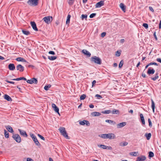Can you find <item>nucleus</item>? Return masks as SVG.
<instances>
[{
  "label": "nucleus",
  "instance_id": "nucleus-1",
  "mask_svg": "<svg viewBox=\"0 0 161 161\" xmlns=\"http://www.w3.org/2000/svg\"><path fill=\"white\" fill-rule=\"evenodd\" d=\"M59 131L61 133V134L65 138L67 139H69V137L68 136L66 131L65 130V128L61 127L58 129Z\"/></svg>",
  "mask_w": 161,
  "mask_h": 161
},
{
  "label": "nucleus",
  "instance_id": "nucleus-2",
  "mask_svg": "<svg viewBox=\"0 0 161 161\" xmlns=\"http://www.w3.org/2000/svg\"><path fill=\"white\" fill-rule=\"evenodd\" d=\"M91 61L95 64H101L102 63L101 59L98 57H97L96 56L92 57L91 58Z\"/></svg>",
  "mask_w": 161,
  "mask_h": 161
},
{
  "label": "nucleus",
  "instance_id": "nucleus-3",
  "mask_svg": "<svg viewBox=\"0 0 161 161\" xmlns=\"http://www.w3.org/2000/svg\"><path fill=\"white\" fill-rule=\"evenodd\" d=\"M38 0H29L27 2V4L31 6H35L38 5Z\"/></svg>",
  "mask_w": 161,
  "mask_h": 161
},
{
  "label": "nucleus",
  "instance_id": "nucleus-4",
  "mask_svg": "<svg viewBox=\"0 0 161 161\" xmlns=\"http://www.w3.org/2000/svg\"><path fill=\"white\" fill-rule=\"evenodd\" d=\"M30 135L31 136V137L32 139L35 144L37 146H40V144L39 143V142H38V140H37V139L36 136L34 134L32 133H30Z\"/></svg>",
  "mask_w": 161,
  "mask_h": 161
},
{
  "label": "nucleus",
  "instance_id": "nucleus-5",
  "mask_svg": "<svg viewBox=\"0 0 161 161\" xmlns=\"http://www.w3.org/2000/svg\"><path fill=\"white\" fill-rule=\"evenodd\" d=\"M12 137L17 142L19 143L21 142V137L19 134H14Z\"/></svg>",
  "mask_w": 161,
  "mask_h": 161
},
{
  "label": "nucleus",
  "instance_id": "nucleus-6",
  "mask_svg": "<svg viewBox=\"0 0 161 161\" xmlns=\"http://www.w3.org/2000/svg\"><path fill=\"white\" fill-rule=\"evenodd\" d=\"M43 20H44L46 23L49 24L52 21L53 18L52 16H48L43 18Z\"/></svg>",
  "mask_w": 161,
  "mask_h": 161
},
{
  "label": "nucleus",
  "instance_id": "nucleus-7",
  "mask_svg": "<svg viewBox=\"0 0 161 161\" xmlns=\"http://www.w3.org/2000/svg\"><path fill=\"white\" fill-rule=\"evenodd\" d=\"M26 81L28 83L30 84H31L33 83L36 84L37 83V80L35 78H33L30 80H26Z\"/></svg>",
  "mask_w": 161,
  "mask_h": 161
},
{
  "label": "nucleus",
  "instance_id": "nucleus-8",
  "mask_svg": "<svg viewBox=\"0 0 161 161\" xmlns=\"http://www.w3.org/2000/svg\"><path fill=\"white\" fill-rule=\"evenodd\" d=\"M107 138H109V139H114L116 138V136L114 133H108L106 134Z\"/></svg>",
  "mask_w": 161,
  "mask_h": 161
},
{
  "label": "nucleus",
  "instance_id": "nucleus-9",
  "mask_svg": "<svg viewBox=\"0 0 161 161\" xmlns=\"http://www.w3.org/2000/svg\"><path fill=\"white\" fill-rule=\"evenodd\" d=\"M97 146L100 147H101L103 149H108L111 150L112 149V148L111 147L103 145H97Z\"/></svg>",
  "mask_w": 161,
  "mask_h": 161
},
{
  "label": "nucleus",
  "instance_id": "nucleus-10",
  "mask_svg": "<svg viewBox=\"0 0 161 161\" xmlns=\"http://www.w3.org/2000/svg\"><path fill=\"white\" fill-rule=\"evenodd\" d=\"M18 130L21 135L24 137H27L28 135L25 131L20 129H18Z\"/></svg>",
  "mask_w": 161,
  "mask_h": 161
},
{
  "label": "nucleus",
  "instance_id": "nucleus-11",
  "mask_svg": "<svg viewBox=\"0 0 161 161\" xmlns=\"http://www.w3.org/2000/svg\"><path fill=\"white\" fill-rule=\"evenodd\" d=\"M17 70L19 71L20 72L24 71V67L21 64H18L16 67Z\"/></svg>",
  "mask_w": 161,
  "mask_h": 161
},
{
  "label": "nucleus",
  "instance_id": "nucleus-12",
  "mask_svg": "<svg viewBox=\"0 0 161 161\" xmlns=\"http://www.w3.org/2000/svg\"><path fill=\"white\" fill-rule=\"evenodd\" d=\"M31 25L33 30L36 31H38V29L36 27V24L35 22L31 21Z\"/></svg>",
  "mask_w": 161,
  "mask_h": 161
},
{
  "label": "nucleus",
  "instance_id": "nucleus-13",
  "mask_svg": "<svg viewBox=\"0 0 161 161\" xmlns=\"http://www.w3.org/2000/svg\"><path fill=\"white\" fill-rule=\"evenodd\" d=\"M80 124L81 125H86L87 126H89L90 124L89 122L86 120H84L82 121H80L79 122Z\"/></svg>",
  "mask_w": 161,
  "mask_h": 161
},
{
  "label": "nucleus",
  "instance_id": "nucleus-14",
  "mask_svg": "<svg viewBox=\"0 0 161 161\" xmlns=\"http://www.w3.org/2000/svg\"><path fill=\"white\" fill-rule=\"evenodd\" d=\"M104 1H101L97 3L96 4V8H100L103 6L104 4Z\"/></svg>",
  "mask_w": 161,
  "mask_h": 161
},
{
  "label": "nucleus",
  "instance_id": "nucleus-15",
  "mask_svg": "<svg viewBox=\"0 0 161 161\" xmlns=\"http://www.w3.org/2000/svg\"><path fill=\"white\" fill-rule=\"evenodd\" d=\"M52 106L54 111L59 115V108L54 103H52Z\"/></svg>",
  "mask_w": 161,
  "mask_h": 161
},
{
  "label": "nucleus",
  "instance_id": "nucleus-16",
  "mask_svg": "<svg viewBox=\"0 0 161 161\" xmlns=\"http://www.w3.org/2000/svg\"><path fill=\"white\" fill-rule=\"evenodd\" d=\"M146 157L144 155H142L138 157L136 161H144L146 159Z\"/></svg>",
  "mask_w": 161,
  "mask_h": 161
},
{
  "label": "nucleus",
  "instance_id": "nucleus-17",
  "mask_svg": "<svg viewBox=\"0 0 161 161\" xmlns=\"http://www.w3.org/2000/svg\"><path fill=\"white\" fill-rule=\"evenodd\" d=\"M155 72V70L153 69H151V68L150 67L148 69L147 71V74L149 75H153L154 74Z\"/></svg>",
  "mask_w": 161,
  "mask_h": 161
},
{
  "label": "nucleus",
  "instance_id": "nucleus-18",
  "mask_svg": "<svg viewBox=\"0 0 161 161\" xmlns=\"http://www.w3.org/2000/svg\"><path fill=\"white\" fill-rule=\"evenodd\" d=\"M126 122H123L117 125V127L118 128H120L125 126L126 125Z\"/></svg>",
  "mask_w": 161,
  "mask_h": 161
},
{
  "label": "nucleus",
  "instance_id": "nucleus-19",
  "mask_svg": "<svg viewBox=\"0 0 161 161\" xmlns=\"http://www.w3.org/2000/svg\"><path fill=\"white\" fill-rule=\"evenodd\" d=\"M8 68L10 70H13L15 69V66L13 64H10L8 65Z\"/></svg>",
  "mask_w": 161,
  "mask_h": 161
},
{
  "label": "nucleus",
  "instance_id": "nucleus-20",
  "mask_svg": "<svg viewBox=\"0 0 161 161\" xmlns=\"http://www.w3.org/2000/svg\"><path fill=\"white\" fill-rule=\"evenodd\" d=\"M82 52L85 55H86L88 57H90L91 55V54L88 51L86 50L83 49L82 50Z\"/></svg>",
  "mask_w": 161,
  "mask_h": 161
},
{
  "label": "nucleus",
  "instance_id": "nucleus-21",
  "mask_svg": "<svg viewBox=\"0 0 161 161\" xmlns=\"http://www.w3.org/2000/svg\"><path fill=\"white\" fill-rule=\"evenodd\" d=\"M93 116H100L101 115V113L97 112H92L91 114Z\"/></svg>",
  "mask_w": 161,
  "mask_h": 161
},
{
  "label": "nucleus",
  "instance_id": "nucleus-22",
  "mask_svg": "<svg viewBox=\"0 0 161 161\" xmlns=\"http://www.w3.org/2000/svg\"><path fill=\"white\" fill-rule=\"evenodd\" d=\"M6 128L11 133H13L14 132V130L12 127H11L9 125H8L6 126Z\"/></svg>",
  "mask_w": 161,
  "mask_h": 161
},
{
  "label": "nucleus",
  "instance_id": "nucleus-23",
  "mask_svg": "<svg viewBox=\"0 0 161 161\" xmlns=\"http://www.w3.org/2000/svg\"><path fill=\"white\" fill-rule=\"evenodd\" d=\"M119 6L120 8L122 9V11L125 12V8L126 7L125 5L122 3H121L120 5Z\"/></svg>",
  "mask_w": 161,
  "mask_h": 161
},
{
  "label": "nucleus",
  "instance_id": "nucleus-24",
  "mask_svg": "<svg viewBox=\"0 0 161 161\" xmlns=\"http://www.w3.org/2000/svg\"><path fill=\"white\" fill-rule=\"evenodd\" d=\"M4 98L6 100H7L8 101H11L12 100V98L11 97H9L8 95L5 94L4 96Z\"/></svg>",
  "mask_w": 161,
  "mask_h": 161
},
{
  "label": "nucleus",
  "instance_id": "nucleus-25",
  "mask_svg": "<svg viewBox=\"0 0 161 161\" xmlns=\"http://www.w3.org/2000/svg\"><path fill=\"white\" fill-rule=\"evenodd\" d=\"M140 115L141 119L142 124L143 125H145V120H144V116H143L142 114H140Z\"/></svg>",
  "mask_w": 161,
  "mask_h": 161
},
{
  "label": "nucleus",
  "instance_id": "nucleus-26",
  "mask_svg": "<svg viewBox=\"0 0 161 161\" xmlns=\"http://www.w3.org/2000/svg\"><path fill=\"white\" fill-rule=\"evenodd\" d=\"M16 60H17L18 61H21V62H26V61L25 60V59L23 58H22L21 57H18L16 59Z\"/></svg>",
  "mask_w": 161,
  "mask_h": 161
},
{
  "label": "nucleus",
  "instance_id": "nucleus-27",
  "mask_svg": "<svg viewBox=\"0 0 161 161\" xmlns=\"http://www.w3.org/2000/svg\"><path fill=\"white\" fill-rule=\"evenodd\" d=\"M105 122H106L108 123H109L110 124H113V125H115L116 124V123L113 120H109V119H107L105 120Z\"/></svg>",
  "mask_w": 161,
  "mask_h": 161
},
{
  "label": "nucleus",
  "instance_id": "nucleus-28",
  "mask_svg": "<svg viewBox=\"0 0 161 161\" xmlns=\"http://www.w3.org/2000/svg\"><path fill=\"white\" fill-rule=\"evenodd\" d=\"M145 136L146 137L147 140H149L151 137V133H146Z\"/></svg>",
  "mask_w": 161,
  "mask_h": 161
},
{
  "label": "nucleus",
  "instance_id": "nucleus-29",
  "mask_svg": "<svg viewBox=\"0 0 161 161\" xmlns=\"http://www.w3.org/2000/svg\"><path fill=\"white\" fill-rule=\"evenodd\" d=\"M151 102H152V108L153 109V112H154V109L155 108V103L153 101V100L152 99H151Z\"/></svg>",
  "mask_w": 161,
  "mask_h": 161
},
{
  "label": "nucleus",
  "instance_id": "nucleus-30",
  "mask_svg": "<svg viewBox=\"0 0 161 161\" xmlns=\"http://www.w3.org/2000/svg\"><path fill=\"white\" fill-rule=\"evenodd\" d=\"M4 135L6 138H8L9 137V133L6 130H4Z\"/></svg>",
  "mask_w": 161,
  "mask_h": 161
},
{
  "label": "nucleus",
  "instance_id": "nucleus-31",
  "mask_svg": "<svg viewBox=\"0 0 161 161\" xmlns=\"http://www.w3.org/2000/svg\"><path fill=\"white\" fill-rule=\"evenodd\" d=\"M138 152H130V154L131 155H132L133 156H136L138 155Z\"/></svg>",
  "mask_w": 161,
  "mask_h": 161
},
{
  "label": "nucleus",
  "instance_id": "nucleus-32",
  "mask_svg": "<svg viewBox=\"0 0 161 161\" xmlns=\"http://www.w3.org/2000/svg\"><path fill=\"white\" fill-rule=\"evenodd\" d=\"M112 114H119V110L114 109L112 112Z\"/></svg>",
  "mask_w": 161,
  "mask_h": 161
},
{
  "label": "nucleus",
  "instance_id": "nucleus-33",
  "mask_svg": "<svg viewBox=\"0 0 161 161\" xmlns=\"http://www.w3.org/2000/svg\"><path fill=\"white\" fill-rule=\"evenodd\" d=\"M48 58L51 60H53L56 59L57 58V57L56 56H48Z\"/></svg>",
  "mask_w": 161,
  "mask_h": 161
},
{
  "label": "nucleus",
  "instance_id": "nucleus-34",
  "mask_svg": "<svg viewBox=\"0 0 161 161\" xmlns=\"http://www.w3.org/2000/svg\"><path fill=\"white\" fill-rule=\"evenodd\" d=\"M111 112V111L110 110H105L101 112V113L104 114H109Z\"/></svg>",
  "mask_w": 161,
  "mask_h": 161
},
{
  "label": "nucleus",
  "instance_id": "nucleus-35",
  "mask_svg": "<svg viewBox=\"0 0 161 161\" xmlns=\"http://www.w3.org/2000/svg\"><path fill=\"white\" fill-rule=\"evenodd\" d=\"M71 15L70 14H68L67 17V19L66 21V24H68L69 23L70 19L71 17Z\"/></svg>",
  "mask_w": 161,
  "mask_h": 161
},
{
  "label": "nucleus",
  "instance_id": "nucleus-36",
  "mask_svg": "<svg viewBox=\"0 0 161 161\" xmlns=\"http://www.w3.org/2000/svg\"><path fill=\"white\" fill-rule=\"evenodd\" d=\"M158 78V73L156 74L155 76L153 77H152L151 79L154 81L156 80Z\"/></svg>",
  "mask_w": 161,
  "mask_h": 161
},
{
  "label": "nucleus",
  "instance_id": "nucleus-37",
  "mask_svg": "<svg viewBox=\"0 0 161 161\" xmlns=\"http://www.w3.org/2000/svg\"><path fill=\"white\" fill-rule=\"evenodd\" d=\"M22 33L26 35H28L30 34V32L28 31L23 30L22 31Z\"/></svg>",
  "mask_w": 161,
  "mask_h": 161
},
{
  "label": "nucleus",
  "instance_id": "nucleus-38",
  "mask_svg": "<svg viewBox=\"0 0 161 161\" xmlns=\"http://www.w3.org/2000/svg\"><path fill=\"white\" fill-rule=\"evenodd\" d=\"M106 134H102L99 135V136L104 139H107Z\"/></svg>",
  "mask_w": 161,
  "mask_h": 161
},
{
  "label": "nucleus",
  "instance_id": "nucleus-39",
  "mask_svg": "<svg viewBox=\"0 0 161 161\" xmlns=\"http://www.w3.org/2000/svg\"><path fill=\"white\" fill-rule=\"evenodd\" d=\"M128 144V143L126 142H124L123 143H120V146H126Z\"/></svg>",
  "mask_w": 161,
  "mask_h": 161
},
{
  "label": "nucleus",
  "instance_id": "nucleus-40",
  "mask_svg": "<svg viewBox=\"0 0 161 161\" xmlns=\"http://www.w3.org/2000/svg\"><path fill=\"white\" fill-rule=\"evenodd\" d=\"M123 64H124V61L123 60H122L120 61V62L119 63V68H121L123 66Z\"/></svg>",
  "mask_w": 161,
  "mask_h": 161
},
{
  "label": "nucleus",
  "instance_id": "nucleus-41",
  "mask_svg": "<svg viewBox=\"0 0 161 161\" xmlns=\"http://www.w3.org/2000/svg\"><path fill=\"white\" fill-rule=\"evenodd\" d=\"M51 87V85H48L47 86H45L44 87V89L46 91L48 90L49 89V88Z\"/></svg>",
  "mask_w": 161,
  "mask_h": 161
},
{
  "label": "nucleus",
  "instance_id": "nucleus-42",
  "mask_svg": "<svg viewBox=\"0 0 161 161\" xmlns=\"http://www.w3.org/2000/svg\"><path fill=\"white\" fill-rule=\"evenodd\" d=\"M148 156L149 157L151 158L154 156V153L152 152H150L149 153Z\"/></svg>",
  "mask_w": 161,
  "mask_h": 161
},
{
  "label": "nucleus",
  "instance_id": "nucleus-43",
  "mask_svg": "<svg viewBox=\"0 0 161 161\" xmlns=\"http://www.w3.org/2000/svg\"><path fill=\"white\" fill-rule=\"evenodd\" d=\"M86 95L83 94L80 96V100H84L85 99V98H86Z\"/></svg>",
  "mask_w": 161,
  "mask_h": 161
},
{
  "label": "nucleus",
  "instance_id": "nucleus-44",
  "mask_svg": "<svg viewBox=\"0 0 161 161\" xmlns=\"http://www.w3.org/2000/svg\"><path fill=\"white\" fill-rule=\"evenodd\" d=\"M87 15L86 14H82L81 15V19L83 20L84 19H86L87 18Z\"/></svg>",
  "mask_w": 161,
  "mask_h": 161
},
{
  "label": "nucleus",
  "instance_id": "nucleus-45",
  "mask_svg": "<svg viewBox=\"0 0 161 161\" xmlns=\"http://www.w3.org/2000/svg\"><path fill=\"white\" fill-rule=\"evenodd\" d=\"M96 15V13H92L90 15L89 17L90 18H92L94 17Z\"/></svg>",
  "mask_w": 161,
  "mask_h": 161
},
{
  "label": "nucleus",
  "instance_id": "nucleus-46",
  "mask_svg": "<svg viewBox=\"0 0 161 161\" xmlns=\"http://www.w3.org/2000/svg\"><path fill=\"white\" fill-rule=\"evenodd\" d=\"M148 122L149 123V126L151 127L152 126V124L151 119H148Z\"/></svg>",
  "mask_w": 161,
  "mask_h": 161
},
{
  "label": "nucleus",
  "instance_id": "nucleus-47",
  "mask_svg": "<svg viewBox=\"0 0 161 161\" xmlns=\"http://www.w3.org/2000/svg\"><path fill=\"white\" fill-rule=\"evenodd\" d=\"M22 79H23L22 77L18 78H16V79H12V80H14L19 81V80H22Z\"/></svg>",
  "mask_w": 161,
  "mask_h": 161
},
{
  "label": "nucleus",
  "instance_id": "nucleus-48",
  "mask_svg": "<svg viewBox=\"0 0 161 161\" xmlns=\"http://www.w3.org/2000/svg\"><path fill=\"white\" fill-rule=\"evenodd\" d=\"M142 26L146 29L148 28V25L147 23H143Z\"/></svg>",
  "mask_w": 161,
  "mask_h": 161
},
{
  "label": "nucleus",
  "instance_id": "nucleus-49",
  "mask_svg": "<svg viewBox=\"0 0 161 161\" xmlns=\"http://www.w3.org/2000/svg\"><path fill=\"white\" fill-rule=\"evenodd\" d=\"M74 0H69V1L68 2V3L69 5H72L74 3Z\"/></svg>",
  "mask_w": 161,
  "mask_h": 161
},
{
  "label": "nucleus",
  "instance_id": "nucleus-50",
  "mask_svg": "<svg viewBox=\"0 0 161 161\" xmlns=\"http://www.w3.org/2000/svg\"><path fill=\"white\" fill-rule=\"evenodd\" d=\"M37 135L42 140H45V138L43 136H42V135H40L39 134H38Z\"/></svg>",
  "mask_w": 161,
  "mask_h": 161
},
{
  "label": "nucleus",
  "instance_id": "nucleus-51",
  "mask_svg": "<svg viewBox=\"0 0 161 161\" xmlns=\"http://www.w3.org/2000/svg\"><path fill=\"white\" fill-rule=\"evenodd\" d=\"M95 97H98L99 99L102 98V96L97 94L95 95Z\"/></svg>",
  "mask_w": 161,
  "mask_h": 161
},
{
  "label": "nucleus",
  "instance_id": "nucleus-52",
  "mask_svg": "<svg viewBox=\"0 0 161 161\" xmlns=\"http://www.w3.org/2000/svg\"><path fill=\"white\" fill-rule=\"evenodd\" d=\"M120 54H121V53L120 52H119L118 51H117L116 52V53H115V55L117 56H120Z\"/></svg>",
  "mask_w": 161,
  "mask_h": 161
},
{
  "label": "nucleus",
  "instance_id": "nucleus-53",
  "mask_svg": "<svg viewBox=\"0 0 161 161\" xmlns=\"http://www.w3.org/2000/svg\"><path fill=\"white\" fill-rule=\"evenodd\" d=\"M149 9L150 11H151L153 12H154V9H153V8L151 6H149Z\"/></svg>",
  "mask_w": 161,
  "mask_h": 161
},
{
  "label": "nucleus",
  "instance_id": "nucleus-54",
  "mask_svg": "<svg viewBox=\"0 0 161 161\" xmlns=\"http://www.w3.org/2000/svg\"><path fill=\"white\" fill-rule=\"evenodd\" d=\"M96 83V81L95 80H94L92 82V87H93Z\"/></svg>",
  "mask_w": 161,
  "mask_h": 161
},
{
  "label": "nucleus",
  "instance_id": "nucleus-55",
  "mask_svg": "<svg viewBox=\"0 0 161 161\" xmlns=\"http://www.w3.org/2000/svg\"><path fill=\"white\" fill-rule=\"evenodd\" d=\"M48 53L52 55H54L55 54V52L53 51H50Z\"/></svg>",
  "mask_w": 161,
  "mask_h": 161
},
{
  "label": "nucleus",
  "instance_id": "nucleus-56",
  "mask_svg": "<svg viewBox=\"0 0 161 161\" xmlns=\"http://www.w3.org/2000/svg\"><path fill=\"white\" fill-rule=\"evenodd\" d=\"M7 83H10L11 84H14V82L12 81H9L8 80H5Z\"/></svg>",
  "mask_w": 161,
  "mask_h": 161
},
{
  "label": "nucleus",
  "instance_id": "nucleus-57",
  "mask_svg": "<svg viewBox=\"0 0 161 161\" xmlns=\"http://www.w3.org/2000/svg\"><path fill=\"white\" fill-rule=\"evenodd\" d=\"M156 61L161 63V58H158L156 59Z\"/></svg>",
  "mask_w": 161,
  "mask_h": 161
},
{
  "label": "nucleus",
  "instance_id": "nucleus-58",
  "mask_svg": "<svg viewBox=\"0 0 161 161\" xmlns=\"http://www.w3.org/2000/svg\"><path fill=\"white\" fill-rule=\"evenodd\" d=\"M27 161H34V160L31 158H27Z\"/></svg>",
  "mask_w": 161,
  "mask_h": 161
},
{
  "label": "nucleus",
  "instance_id": "nucleus-59",
  "mask_svg": "<svg viewBox=\"0 0 161 161\" xmlns=\"http://www.w3.org/2000/svg\"><path fill=\"white\" fill-rule=\"evenodd\" d=\"M106 35V33L105 32H103L101 34V36L102 37H103L104 36Z\"/></svg>",
  "mask_w": 161,
  "mask_h": 161
},
{
  "label": "nucleus",
  "instance_id": "nucleus-60",
  "mask_svg": "<svg viewBox=\"0 0 161 161\" xmlns=\"http://www.w3.org/2000/svg\"><path fill=\"white\" fill-rule=\"evenodd\" d=\"M17 87L19 89V92H22L21 90V88H20L18 86H17Z\"/></svg>",
  "mask_w": 161,
  "mask_h": 161
},
{
  "label": "nucleus",
  "instance_id": "nucleus-61",
  "mask_svg": "<svg viewBox=\"0 0 161 161\" xmlns=\"http://www.w3.org/2000/svg\"><path fill=\"white\" fill-rule=\"evenodd\" d=\"M125 41V40L123 39H121L120 40V42L121 43H123Z\"/></svg>",
  "mask_w": 161,
  "mask_h": 161
},
{
  "label": "nucleus",
  "instance_id": "nucleus-62",
  "mask_svg": "<svg viewBox=\"0 0 161 161\" xmlns=\"http://www.w3.org/2000/svg\"><path fill=\"white\" fill-rule=\"evenodd\" d=\"M89 107L91 108H93L94 107V106L92 104H91L89 105Z\"/></svg>",
  "mask_w": 161,
  "mask_h": 161
},
{
  "label": "nucleus",
  "instance_id": "nucleus-63",
  "mask_svg": "<svg viewBox=\"0 0 161 161\" xmlns=\"http://www.w3.org/2000/svg\"><path fill=\"white\" fill-rule=\"evenodd\" d=\"M159 29H160L161 28V20H160V22L159 23Z\"/></svg>",
  "mask_w": 161,
  "mask_h": 161
},
{
  "label": "nucleus",
  "instance_id": "nucleus-64",
  "mask_svg": "<svg viewBox=\"0 0 161 161\" xmlns=\"http://www.w3.org/2000/svg\"><path fill=\"white\" fill-rule=\"evenodd\" d=\"M142 76L143 78L146 77V76L145 74L142 73Z\"/></svg>",
  "mask_w": 161,
  "mask_h": 161
}]
</instances>
